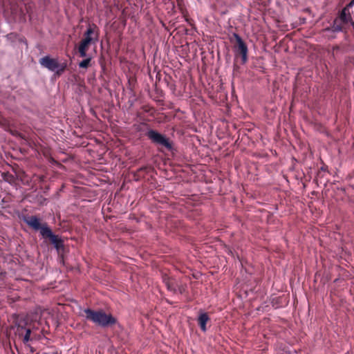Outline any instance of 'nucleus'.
Listing matches in <instances>:
<instances>
[{"label":"nucleus","instance_id":"nucleus-19","mask_svg":"<svg viewBox=\"0 0 354 354\" xmlns=\"http://www.w3.org/2000/svg\"><path fill=\"white\" fill-rule=\"evenodd\" d=\"M157 91V90H156V89L151 90V91ZM149 91H151V90H149ZM149 94H150V95L151 94V92H149Z\"/></svg>","mask_w":354,"mask_h":354},{"label":"nucleus","instance_id":"nucleus-6","mask_svg":"<svg viewBox=\"0 0 354 354\" xmlns=\"http://www.w3.org/2000/svg\"><path fill=\"white\" fill-rule=\"evenodd\" d=\"M95 28H96V26L95 25H92V26L89 25L88 28L84 32V39L88 41L89 43L95 44L98 39L97 33H95Z\"/></svg>","mask_w":354,"mask_h":354},{"label":"nucleus","instance_id":"nucleus-17","mask_svg":"<svg viewBox=\"0 0 354 354\" xmlns=\"http://www.w3.org/2000/svg\"><path fill=\"white\" fill-rule=\"evenodd\" d=\"M354 6V0H351L349 3L346 6L348 9L352 8Z\"/></svg>","mask_w":354,"mask_h":354},{"label":"nucleus","instance_id":"nucleus-1","mask_svg":"<svg viewBox=\"0 0 354 354\" xmlns=\"http://www.w3.org/2000/svg\"><path fill=\"white\" fill-rule=\"evenodd\" d=\"M24 221L33 230L39 231L42 238L48 239L57 251L63 248V240L58 235L53 234L47 223H41L40 218L36 216H28Z\"/></svg>","mask_w":354,"mask_h":354},{"label":"nucleus","instance_id":"nucleus-3","mask_svg":"<svg viewBox=\"0 0 354 354\" xmlns=\"http://www.w3.org/2000/svg\"><path fill=\"white\" fill-rule=\"evenodd\" d=\"M39 64L49 71L57 75L62 74L67 66L65 61L59 62L57 59L52 58L50 56H45L41 58Z\"/></svg>","mask_w":354,"mask_h":354},{"label":"nucleus","instance_id":"nucleus-4","mask_svg":"<svg viewBox=\"0 0 354 354\" xmlns=\"http://www.w3.org/2000/svg\"><path fill=\"white\" fill-rule=\"evenodd\" d=\"M147 138L155 145L164 147L169 151L173 149V144L165 136L158 131L150 129L146 133Z\"/></svg>","mask_w":354,"mask_h":354},{"label":"nucleus","instance_id":"nucleus-12","mask_svg":"<svg viewBox=\"0 0 354 354\" xmlns=\"http://www.w3.org/2000/svg\"><path fill=\"white\" fill-rule=\"evenodd\" d=\"M91 43H89L88 41H86L85 39H82L80 44V46H79V48H78V50H79V53H80V55L82 57H86L87 54H86V52H87V49H88V46Z\"/></svg>","mask_w":354,"mask_h":354},{"label":"nucleus","instance_id":"nucleus-7","mask_svg":"<svg viewBox=\"0 0 354 354\" xmlns=\"http://www.w3.org/2000/svg\"><path fill=\"white\" fill-rule=\"evenodd\" d=\"M162 281L166 286L167 290L173 293H177L178 282L175 279L169 277L167 274H163L162 277Z\"/></svg>","mask_w":354,"mask_h":354},{"label":"nucleus","instance_id":"nucleus-9","mask_svg":"<svg viewBox=\"0 0 354 354\" xmlns=\"http://www.w3.org/2000/svg\"><path fill=\"white\" fill-rule=\"evenodd\" d=\"M210 320V318L207 313H200L197 319L198 324L203 332L207 331V323Z\"/></svg>","mask_w":354,"mask_h":354},{"label":"nucleus","instance_id":"nucleus-8","mask_svg":"<svg viewBox=\"0 0 354 354\" xmlns=\"http://www.w3.org/2000/svg\"><path fill=\"white\" fill-rule=\"evenodd\" d=\"M122 98L124 100L127 99V104L129 108L131 107L137 100L134 90H122Z\"/></svg>","mask_w":354,"mask_h":354},{"label":"nucleus","instance_id":"nucleus-10","mask_svg":"<svg viewBox=\"0 0 354 354\" xmlns=\"http://www.w3.org/2000/svg\"><path fill=\"white\" fill-rule=\"evenodd\" d=\"M24 331H25V335L23 338V342L26 344L29 341L32 340L30 337L31 330L30 328H26L25 327L18 325L17 328V333L21 336L23 335Z\"/></svg>","mask_w":354,"mask_h":354},{"label":"nucleus","instance_id":"nucleus-11","mask_svg":"<svg viewBox=\"0 0 354 354\" xmlns=\"http://www.w3.org/2000/svg\"><path fill=\"white\" fill-rule=\"evenodd\" d=\"M1 178L6 182L8 183L10 185L16 184L17 178L13 174L10 172H2L1 173Z\"/></svg>","mask_w":354,"mask_h":354},{"label":"nucleus","instance_id":"nucleus-5","mask_svg":"<svg viewBox=\"0 0 354 354\" xmlns=\"http://www.w3.org/2000/svg\"><path fill=\"white\" fill-rule=\"evenodd\" d=\"M234 37L237 42V51H239L241 55V59L243 64H245L248 60V47L243 41L242 38L238 34L234 33Z\"/></svg>","mask_w":354,"mask_h":354},{"label":"nucleus","instance_id":"nucleus-15","mask_svg":"<svg viewBox=\"0 0 354 354\" xmlns=\"http://www.w3.org/2000/svg\"><path fill=\"white\" fill-rule=\"evenodd\" d=\"M91 62V58H86L83 59L79 63V67L82 68H86Z\"/></svg>","mask_w":354,"mask_h":354},{"label":"nucleus","instance_id":"nucleus-16","mask_svg":"<svg viewBox=\"0 0 354 354\" xmlns=\"http://www.w3.org/2000/svg\"><path fill=\"white\" fill-rule=\"evenodd\" d=\"M332 30L335 32H340L342 31V26L339 24H337L336 21H335L332 26Z\"/></svg>","mask_w":354,"mask_h":354},{"label":"nucleus","instance_id":"nucleus-13","mask_svg":"<svg viewBox=\"0 0 354 354\" xmlns=\"http://www.w3.org/2000/svg\"><path fill=\"white\" fill-rule=\"evenodd\" d=\"M177 292L180 294H184L187 292V286L185 283L178 282V285L176 286Z\"/></svg>","mask_w":354,"mask_h":354},{"label":"nucleus","instance_id":"nucleus-2","mask_svg":"<svg viewBox=\"0 0 354 354\" xmlns=\"http://www.w3.org/2000/svg\"><path fill=\"white\" fill-rule=\"evenodd\" d=\"M83 313L87 320L102 328L112 327L118 323V319L115 317L102 309L95 310L88 308L84 309Z\"/></svg>","mask_w":354,"mask_h":354},{"label":"nucleus","instance_id":"nucleus-18","mask_svg":"<svg viewBox=\"0 0 354 354\" xmlns=\"http://www.w3.org/2000/svg\"><path fill=\"white\" fill-rule=\"evenodd\" d=\"M146 169H147V167H142L139 168L137 171L140 172V171H145Z\"/></svg>","mask_w":354,"mask_h":354},{"label":"nucleus","instance_id":"nucleus-14","mask_svg":"<svg viewBox=\"0 0 354 354\" xmlns=\"http://www.w3.org/2000/svg\"><path fill=\"white\" fill-rule=\"evenodd\" d=\"M348 10V9L347 8H346V7H345V8L342 10V12H341V13H340V16H339L340 19H341L343 22H345V23L348 22V19H349V18H350V15H347V13H346V11H347Z\"/></svg>","mask_w":354,"mask_h":354}]
</instances>
